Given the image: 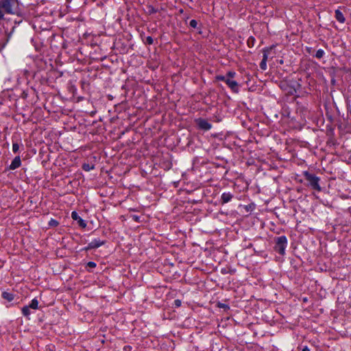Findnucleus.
<instances>
[{
  "instance_id": "obj_1",
  "label": "nucleus",
  "mask_w": 351,
  "mask_h": 351,
  "mask_svg": "<svg viewBox=\"0 0 351 351\" xmlns=\"http://www.w3.org/2000/svg\"><path fill=\"white\" fill-rule=\"evenodd\" d=\"M274 250L281 256L285 254V250L287 247V238L285 235L274 238Z\"/></svg>"
},
{
  "instance_id": "obj_29",
  "label": "nucleus",
  "mask_w": 351,
  "mask_h": 351,
  "mask_svg": "<svg viewBox=\"0 0 351 351\" xmlns=\"http://www.w3.org/2000/svg\"><path fill=\"white\" fill-rule=\"evenodd\" d=\"M96 265H97L96 263L93 261H89L86 264V267H88L90 268H95L96 267Z\"/></svg>"
},
{
  "instance_id": "obj_22",
  "label": "nucleus",
  "mask_w": 351,
  "mask_h": 351,
  "mask_svg": "<svg viewBox=\"0 0 351 351\" xmlns=\"http://www.w3.org/2000/svg\"><path fill=\"white\" fill-rule=\"evenodd\" d=\"M130 218H132L134 221L137 223L142 222L143 221L141 219V217L136 215H130Z\"/></svg>"
},
{
  "instance_id": "obj_9",
  "label": "nucleus",
  "mask_w": 351,
  "mask_h": 351,
  "mask_svg": "<svg viewBox=\"0 0 351 351\" xmlns=\"http://www.w3.org/2000/svg\"><path fill=\"white\" fill-rule=\"evenodd\" d=\"M234 195L228 193H223L221 196V204H224L231 201V199L233 198Z\"/></svg>"
},
{
  "instance_id": "obj_28",
  "label": "nucleus",
  "mask_w": 351,
  "mask_h": 351,
  "mask_svg": "<svg viewBox=\"0 0 351 351\" xmlns=\"http://www.w3.org/2000/svg\"><path fill=\"white\" fill-rule=\"evenodd\" d=\"M182 304V302L180 300H175L174 302H173V306L176 307V308H178L181 306Z\"/></svg>"
},
{
  "instance_id": "obj_6",
  "label": "nucleus",
  "mask_w": 351,
  "mask_h": 351,
  "mask_svg": "<svg viewBox=\"0 0 351 351\" xmlns=\"http://www.w3.org/2000/svg\"><path fill=\"white\" fill-rule=\"evenodd\" d=\"M233 93H238L239 91V84L235 80L226 79L225 82Z\"/></svg>"
},
{
  "instance_id": "obj_11",
  "label": "nucleus",
  "mask_w": 351,
  "mask_h": 351,
  "mask_svg": "<svg viewBox=\"0 0 351 351\" xmlns=\"http://www.w3.org/2000/svg\"><path fill=\"white\" fill-rule=\"evenodd\" d=\"M335 19L339 22V23H344L345 22V17L343 14V13L339 10H335Z\"/></svg>"
},
{
  "instance_id": "obj_18",
  "label": "nucleus",
  "mask_w": 351,
  "mask_h": 351,
  "mask_svg": "<svg viewBox=\"0 0 351 351\" xmlns=\"http://www.w3.org/2000/svg\"><path fill=\"white\" fill-rule=\"evenodd\" d=\"M325 54V52L323 49H318L316 53H315V56L318 58V59H321L323 58V56H324Z\"/></svg>"
},
{
  "instance_id": "obj_10",
  "label": "nucleus",
  "mask_w": 351,
  "mask_h": 351,
  "mask_svg": "<svg viewBox=\"0 0 351 351\" xmlns=\"http://www.w3.org/2000/svg\"><path fill=\"white\" fill-rule=\"evenodd\" d=\"M2 298L8 302H12L14 298V294L12 292L3 291L1 294Z\"/></svg>"
},
{
  "instance_id": "obj_31",
  "label": "nucleus",
  "mask_w": 351,
  "mask_h": 351,
  "mask_svg": "<svg viewBox=\"0 0 351 351\" xmlns=\"http://www.w3.org/2000/svg\"><path fill=\"white\" fill-rule=\"evenodd\" d=\"M4 10L0 8V20L4 19Z\"/></svg>"
},
{
  "instance_id": "obj_27",
  "label": "nucleus",
  "mask_w": 351,
  "mask_h": 351,
  "mask_svg": "<svg viewBox=\"0 0 351 351\" xmlns=\"http://www.w3.org/2000/svg\"><path fill=\"white\" fill-rule=\"evenodd\" d=\"M260 68L261 69L265 71L267 69V61L261 60L260 63Z\"/></svg>"
},
{
  "instance_id": "obj_30",
  "label": "nucleus",
  "mask_w": 351,
  "mask_h": 351,
  "mask_svg": "<svg viewBox=\"0 0 351 351\" xmlns=\"http://www.w3.org/2000/svg\"><path fill=\"white\" fill-rule=\"evenodd\" d=\"M296 92H297V91H296V89H295L294 87H291V88H290V90H289V92H288V93H289V95H294L295 93H296Z\"/></svg>"
},
{
  "instance_id": "obj_13",
  "label": "nucleus",
  "mask_w": 351,
  "mask_h": 351,
  "mask_svg": "<svg viewBox=\"0 0 351 351\" xmlns=\"http://www.w3.org/2000/svg\"><path fill=\"white\" fill-rule=\"evenodd\" d=\"M29 308L32 309H38V301L36 298H34L29 305H27Z\"/></svg>"
},
{
  "instance_id": "obj_4",
  "label": "nucleus",
  "mask_w": 351,
  "mask_h": 351,
  "mask_svg": "<svg viewBox=\"0 0 351 351\" xmlns=\"http://www.w3.org/2000/svg\"><path fill=\"white\" fill-rule=\"evenodd\" d=\"M106 243V241H101L99 239H95L88 245L83 247L81 251L88 252L89 250L97 249Z\"/></svg>"
},
{
  "instance_id": "obj_14",
  "label": "nucleus",
  "mask_w": 351,
  "mask_h": 351,
  "mask_svg": "<svg viewBox=\"0 0 351 351\" xmlns=\"http://www.w3.org/2000/svg\"><path fill=\"white\" fill-rule=\"evenodd\" d=\"M82 169L85 171H89L95 168L93 165L89 163H84L82 167Z\"/></svg>"
},
{
  "instance_id": "obj_19",
  "label": "nucleus",
  "mask_w": 351,
  "mask_h": 351,
  "mask_svg": "<svg viewBox=\"0 0 351 351\" xmlns=\"http://www.w3.org/2000/svg\"><path fill=\"white\" fill-rule=\"evenodd\" d=\"M12 151L14 153H17L19 151V144L12 139Z\"/></svg>"
},
{
  "instance_id": "obj_26",
  "label": "nucleus",
  "mask_w": 351,
  "mask_h": 351,
  "mask_svg": "<svg viewBox=\"0 0 351 351\" xmlns=\"http://www.w3.org/2000/svg\"><path fill=\"white\" fill-rule=\"evenodd\" d=\"M228 77H226V75H216L215 77V80L217 81H222V82H226V80Z\"/></svg>"
},
{
  "instance_id": "obj_25",
  "label": "nucleus",
  "mask_w": 351,
  "mask_h": 351,
  "mask_svg": "<svg viewBox=\"0 0 351 351\" xmlns=\"http://www.w3.org/2000/svg\"><path fill=\"white\" fill-rule=\"evenodd\" d=\"M145 44L151 45L154 43V39L152 36H149L145 38V40L144 41Z\"/></svg>"
},
{
  "instance_id": "obj_8",
  "label": "nucleus",
  "mask_w": 351,
  "mask_h": 351,
  "mask_svg": "<svg viewBox=\"0 0 351 351\" xmlns=\"http://www.w3.org/2000/svg\"><path fill=\"white\" fill-rule=\"evenodd\" d=\"M21 165V157L19 156H16L12 161L10 166L8 167V170H14L19 168Z\"/></svg>"
},
{
  "instance_id": "obj_23",
  "label": "nucleus",
  "mask_w": 351,
  "mask_h": 351,
  "mask_svg": "<svg viewBox=\"0 0 351 351\" xmlns=\"http://www.w3.org/2000/svg\"><path fill=\"white\" fill-rule=\"evenodd\" d=\"M217 306L220 308H223L224 311H228L230 309V306L224 303L218 302Z\"/></svg>"
},
{
  "instance_id": "obj_20",
  "label": "nucleus",
  "mask_w": 351,
  "mask_h": 351,
  "mask_svg": "<svg viewBox=\"0 0 351 351\" xmlns=\"http://www.w3.org/2000/svg\"><path fill=\"white\" fill-rule=\"evenodd\" d=\"M272 47H271L270 48H265V49H263V59H262V60H265V61H267V58H268V57H267V53L269 52V51L270 49H272Z\"/></svg>"
},
{
  "instance_id": "obj_34",
  "label": "nucleus",
  "mask_w": 351,
  "mask_h": 351,
  "mask_svg": "<svg viewBox=\"0 0 351 351\" xmlns=\"http://www.w3.org/2000/svg\"><path fill=\"white\" fill-rule=\"evenodd\" d=\"M128 348H130V346H128V348H124V350H128Z\"/></svg>"
},
{
  "instance_id": "obj_5",
  "label": "nucleus",
  "mask_w": 351,
  "mask_h": 351,
  "mask_svg": "<svg viewBox=\"0 0 351 351\" xmlns=\"http://www.w3.org/2000/svg\"><path fill=\"white\" fill-rule=\"evenodd\" d=\"M198 129L204 131H208L212 128V125L206 120L202 118H198L195 120Z\"/></svg>"
},
{
  "instance_id": "obj_15",
  "label": "nucleus",
  "mask_w": 351,
  "mask_h": 351,
  "mask_svg": "<svg viewBox=\"0 0 351 351\" xmlns=\"http://www.w3.org/2000/svg\"><path fill=\"white\" fill-rule=\"evenodd\" d=\"M21 311L22 314L26 317H27L31 314L30 308L28 307V306H24L22 308Z\"/></svg>"
},
{
  "instance_id": "obj_17",
  "label": "nucleus",
  "mask_w": 351,
  "mask_h": 351,
  "mask_svg": "<svg viewBox=\"0 0 351 351\" xmlns=\"http://www.w3.org/2000/svg\"><path fill=\"white\" fill-rule=\"evenodd\" d=\"M255 38L253 36H250L247 40V45L249 47H254V44H255Z\"/></svg>"
},
{
  "instance_id": "obj_24",
  "label": "nucleus",
  "mask_w": 351,
  "mask_h": 351,
  "mask_svg": "<svg viewBox=\"0 0 351 351\" xmlns=\"http://www.w3.org/2000/svg\"><path fill=\"white\" fill-rule=\"evenodd\" d=\"M226 75L228 77V79H232V78H234L237 75V73H236L235 71H229L227 72Z\"/></svg>"
},
{
  "instance_id": "obj_2",
  "label": "nucleus",
  "mask_w": 351,
  "mask_h": 351,
  "mask_svg": "<svg viewBox=\"0 0 351 351\" xmlns=\"http://www.w3.org/2000/svg\"><path fill=\"white\" fill-rule=\"evenodd\" d=\"M304 179L308 182L307 185L313 190L321 191L322 188L319 185L320 178L315 174L311 173L307 171L303 172Z\"/></svg>"
},
{
  "instance_id": "obj_32",
  "label": "nucleus",
  "mask_w": 351,
  "mask_h": 351,
  "mask_svg": "<svg viewBox=\"0 0 351 351\" xmlns=\"http://www.w3.org/2000/svg\"><path fill=\"white\" fill-rule=\"evenodd\" d=\"M302 351H310V349L308 346H305L302 348Z\"/></svg>"
},
{
  "instance_id": "obj_12",
  "label": "nucleus",
  "mask_w": 351,
  "mask_h": 351,
  "mask_svg": "<svg viewBox=\"0 0 351 351\" xmlns=\"http://www.w3.org/2000/svg\"><path fill=\"white\" fill-rule=\"evenodd\" d=\"M189 26L191 27L192 28L197 29L198 30V33L202 34V32H201L202 25H198V22L196 20L192 19L191 21H190Z\"/></svg>"
},
{
  "instance_id": "obj_33",
  "label": "nucleus",
  "mask_w": 351,
  "mask_h": 351,
  "mask_svg": "<svg viewBox=\"0 0 351 351\" xmlns=\"http://www.w3.org/2000/svg\"><path fill=\"white\" fill-rule=\"evenodd\" d=\"M128 348H130V346H128V348H124V350H128Z\"/></svg>"
},
{
  "instance_id": "obj_21",
  "label": "nucleus",
  "mask_w": 351,
  "mask_h": 351,
  "mask_svg": "<svg viewBox=\"0 0 351 351\" xmlns=\"http://www.w3.org/2000/svg\"><path fill=\"white\" fill-rule=\"evenodd\" d=\"M48 225L50 227H57L59 225V222L54 219H51L48 223Z\"/></svg>"
},
{
  "instance_id": "obj_35",
  "label": "nucleus",
  "mask_w": 351,
  "mask_h": 351,
  "mask_svg": "<svg viewBox=\"0 0 351 351\" xmlns=\"http://www.w3.org/2000/svg\"><path fill=\"white\" fill-rule=\"evenodd\" d=\"M128 348H130V346H128V348H124V350H128Z\"/></svg>"
},
{
  "instance_id": "obj_7",
  "label": "nucleus",
  "mask_w": 351,
  "mask_h": 351,
  "mask_svg": "<svg viewBox=\"0 0 351 351\" xmlns=\"http://www.w3.org/2000/svg\"><path fill=\"white\" fill-rule=\"evenodd\" d=\"M71 217L73 220L77 221L78 226L82 228H85L86 227V221L78 215L76 211H73L71 213Z\"/></svg>"
},
{
  "instance_id": "obj_16",
  "label": "nucleus",
  "mask_w": 351,
  "mask_h": 351,
  "mask_svg": "<svg viewBox=\"0 0 351 351\" xmlns=\"http://www.w3.org/2000/svg\"><path fill=\"white\" fill-rule=\"evenodd\" d=\"M147 13L148 14H152L158 12V9L155 8L153 5H149L147 6Z\"/></svg>"
},
{
  "instance_id": "obj_3",
  "label": "nucleus",
  "mask_w": 351,
  "mask_h": 351,
  "mask_svg": "<svg viewBox=\"0 0 351 351\" xmlns=\"http://www.w3.org/2000/svg\"><path fill=\"white\" fill-rule=\"evenodd\" d=\"M16 3H18L17 0H2L0 1V8L6 14H17L16 7H14Z\"/></svg>"
}]
</instances>
